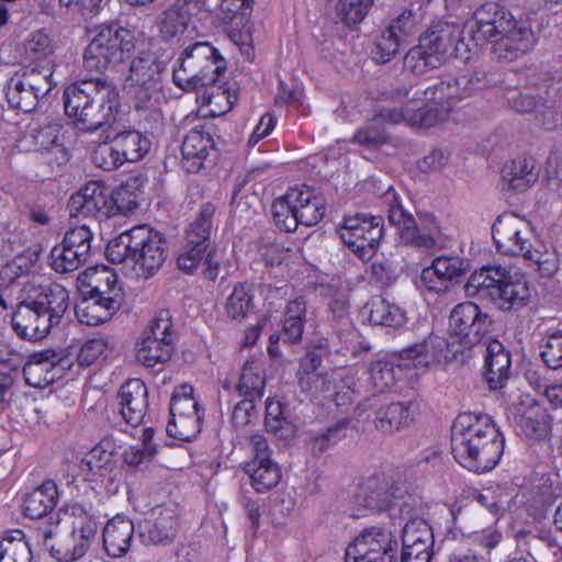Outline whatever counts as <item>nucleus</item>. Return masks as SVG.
Returning <instances> with one entry per match:
<instances>
[{
    "label": "nucleus",
    "instance_id": "cd10ccee",
    "mask_svg": "<svg viewBox=\"0 0 562 562\" xmlns=\"http://www.w3.org/2000/svg\"><path fill=\"white\" fill-rule=\"evenodd\" d=\"M120 413L126 424L139 426L148 409V390L140 379H130L124 382L119 392Z\"/></svg>",
    "mask_w": 562,
    "mask_h": 562
},
{
    "label": "nucleus",
    "instance_id": "13d9d810",
    "mask_svg": "<svg viewBox=\"0 0 562 562\" xmlns=\"http://www.w3.org/2000/svg\"><path fill=\"white\" fill-rule=\"evenodd\" d=\"M66 513H69L72 518V531L87 538L97 539L100 521L95 514L91 512V507L87 508L81 504H74L66 508Z\"/></svg>",
    "mask_w": 562,
    "mask_h": 562
},
{
    "label": "nucleus",
    "instance_id": "bb28decb",
    "mask_svg": "<svg viewBox=\"0 0 562 562\" xmlns=\"http://www.w3.org/2000/svg\"><path fill=\"white\" fill-rule=\"evenodd\" d=\"M178 514L176 508L157 506L150 518L139 524V537L146 544H168L177 535Z\"/></svg>",
    "mask_w": 562,
    "mask_h": 562
},
{
    "label": "nucleus",
    "instance_id": "6e6552de",
    "mask_svg": "<svg viewBox=\"0 0 562 562\" xmlns=\"http://www.w3.org/2000/svg\"><path fill=\"white\" fill-rule=\"evenodd\" d=\"M135 50L134 33L117 22L101 25L83 53V67L104 71L126 59Z\"/></svg>",
    "mask_w": 562,
    "mask_h": 562
},
{
    "label": "nucleus",
    "instance_id": "7ed1b4c3",
    "mask_svg": "<svg viewBox=\"0 0 562 562\" xmlns=\"http://www.w3.org/2000/svg\"><path fill=\"white\" fill-rule=\"evenodd\" d=\"M65 114L83 132H94L115 121L120 109L116 86L103 78L83 79L65 87Z\"/></svg>",
    "mask_w": 562,
    "mask_h": 562
},
{
    "label": "nucleus",
    "instance_id": "9d476101",
    "mask_svg": "<svg viewBox=\"0 0 562 562\" xmlns=\"http://www.w3.org/2000/svg\"><path fill=\"white\" fill-rule=\"evenodd\" d=\"M50 67L38 69L27 65L16 72L5 86V98L12 109L30 113L36 109L41 99L54 87Z\"/></svg>",
    "mask_w": 562,
    "mask_h": 562
},
{
    "label": "nucleus",
    "instance_id": "de8ad7c7",
    "mask_svg": "<svg viewBox=\"0 0 562 562\" xmlns=\"http://www.w3.org/2000/svg\"><path fill=\"white\" fill-rule=\"evenodd\" d=\"M54 52L55 46L53 41L43 30L34 32L31 38L25 43V59L30 61L31 66H37L38 69L50 67L53 70L50 57Z\"/></svg>",
    "mask_w": 562,
    "mask_h": 562
},
{
    "label": "nucleus",
    "instance_id": "1a4fd4ad",
    "mask_svg": "<svg viewBox=\"0 0 562 562\" xmlns=\"http://www.w3.org/2000/svg\"><path fill=\"white\" fill-rule=\"evenodd\" d=\"M459 26L442 21L434 22L419 36L418 44L404 56V68L417 76L440 67L450 48L460 37Z\"/></svg>",
    "mask_w": 562,
    "mask_h": 562
},
{
    "label": "nucleus",
    "instance_id": "774afa93",
    "mask_svg": "<svg viewBox=\"0 0 562 562\" xmlns=\"http://www.w3.org/2000/svg\"><path fill=\"white\" fill-rule=\"evenodd\" d=\"M540 357L547 368L562 369V330L548 334L541 340Z\"/></svg>",
    "mask_w": 562,
    "mask_h": 562
},
{
    "label": "nucleus",
    "instance_id": "f704fd0d",
    "mask_svg": "<svg viewBox=\"0 0 562 562\" xmlns=\"http://www.w3.org/2000/svg\"><path fill=\"white\" fill-rule=\"evenodd\" d=\"M501 176L507 188L516 192H525L539 179L535 161L525 157L507 161L502 168Z\"/></svg>",
    "mask_w": 562,
    "mask_h": 562
},
{
    "label": "nucleus",
    "instance_id": "c9c22d12",
    "mask_svg": "<svg viewBox=\"0 0 562 562\" xmlns=\"http://www.w3.org/2000/svg\"><path fill=\"white\" fill-rule=\"evenodd\" d=\"M119 310L116 297L99 301L90 295H83L76 306V315L81 324L98 326L111 319Z\"/></svg>",
    "mask_w": 562,
    "mask_h": 562
},
{
    "label": "nucleus",
    "instance_id": "4c0bfd02",
    "mask_svg": "<svg viewBox=\"0 0 562 562\" xmlns=\"http://www.w3.org/2000/svg\"><path fill=\"white\" fill-rule=\"evenodd\" d=\"M111 137L125 162L139 161L149 153L151 147L150 139L134 128L115 132Z\"/></svg>",
    "mask_w": 562,
    "mask_h": 562
},
{
    "label": "nucleus",
    "instance_id": "49530a36",
    "mask_svg": "<svg viewBox=\"0 0 562 562\" xmlns=\"http://www.w3.org/2000/svg\"><path fill=\"white\" fill-rule=\"evenodd\" d=\"M518 426L525 437L542 440L550 432L551 417L544 407L540 405L529 406L521 415Z\"/></svg>",
    "mask_w": 562,
    "mask_h": 562
},
{
    "label": "nucleus",
    "instance_id": "864d4df0",
    "mask_svg": "<svg viewBox=\"0 0 562 562\" xmlns=\"http://www.w3.org/2000/svg\"><path fill=\"white\" fill-rule=\"evenodd\" d=\"M55 529L57 527L47 526L37 533L49 555L57 562H75L80 560L79 553L74 552L76 549L71 537L53 542Z\"/></svg>",
    "mask_w": 562,
    "mask_h": 562
},
{
    "label": "nucleus",
    "instance_id": "2f4dec72",
    "mask_svg": "<svg viewBox=\"0 0 562 562\" xmlns=\"http://www.w3.org/2000/svg\"><path fill=\"white\" fill-rule=\"evenodd\" d=\"M266 430L277 438L288 441L295 437L296 424L292 416L290 404L278 397H271L266 403Z\"/></svg>",
    "mask_w": 562,
    "mask_h": 562
},
{
    "label": "nucleus",
    "instance_id": "e433bc0d",
    "mask_svg": "<svg viewBox=\"0 0 562 562\" xmlns=\"http://www.w3.org/2000/svg\"><path fill=\"white\" fill-rule=\"evenodd\" d=\"M166 70V63L160 60L156 54L139 52L130 65L127 81L133 83H160L162 74Z\"/></svg>",
    "mask_w": 562,
    "mask_h": 562
},
{
    "label": "nucleus",
    "instance_id": "39448f33",
    "mask_svg": "<svg viewBox=\"0 0 562 562\" xmlns=\"http://www.w3.org/2000/svg\"><path fill=\"white\" fill-rule=\"evenodd\" d=\"M69 307V293L59 284L40 286L35 295L18 303L11 315L14 334L26 341L46 338Z\"/></svg>",
    "mask_w": 562,
    "mask_h": 562
},
{
    "label": "nucleus",
    "instance_id": "09e8293b",
    "mask_svg": "<svg viewBox=\"0 0 562 562\" xmlns=\"http://www.w3.org/2000/svg\"><path fill=\"white\" fill-rule=\"evenodd\" d=\"M252 285L248 282H238L227 297L225 311L232 321L241 322L254 310Z\"/></svg>",
    "mask_w": 562,
    "mask_h": 562
},
{
    "label": "nucleus",
    "instance_id": "2eb2a0df",
    "mask_svg": "<svg viewBox=\"0 0 562 562\" xmlns=\"http://www.w3.org/2000/svg\"><path fill=\"white\" fill-rule=\"evenodd\" d=\"M396 536L381 526L364 528L348 544L345 562H397Z\"/></svg>",
    "mask_w": 562,
    "mask_h": 562
},
{
    "label": "nucleus",
    "instance_id": "4d7b16f0",
    "mask_svg": "<svg viewBox=\"0 0 562 562\" xmlns=\"http://www.w3.org/2000/svg\"><path fill=\"white\" fill-rule=\"evenodd\" d=\"M292 200V192L290 190L284 195L276 199L271 205V213L276 226L286 233L294 232L300 225L294 214L295 206Z\"/></svg>",
    "mask_w": 562,
    "mask_h": 562
},
{
    "label": "nucleus",
    "instance_id": "052dcab7",
    "mask_svg": "<svg viewBox=\"0 0 562 562\" xmlns=\"http://www.w3.org/2000/svg\"><path fill=\"white\" fill-rule=\"evenodd\" d=\"M379 120L373 116L363 126L358 128L352 136V143L367 148H378L390 143V135Z\"/></svg>",
    "mask_w": 562,
    "mask_h": 562
},
{
    "label": "nucleus",
    "instance_id": "58836bf2",
    "mask_svg": "<svg viewBox=\"0 0 562 562\" xmlns=\"http://www.w3.org/2000/svg\"><path fill=\"white\" fill-rule=\"evenodd\" d=\"M145 182V177L132 176L110 192L113 216L117 214L127 215L138 207V198L143 193Z\"/></svg>",
    "mask_w": 562,
    "mask_h": 562
},
{
    "label": "nucleus",
    "instance_id": "79ce46f5",
    "mask_svg": "<svg viewBox=\"0 0 562 562\" xmlns=\"http://www.w3.org/2000/svg\"><path fill=\"white\" fill-rule=\"evenodd\" d=\"M214 214L215 205L210 202L202 204L196 217L186 231L184 243L210 249L217 248L216 243L211 237Z\"/></svg>",
    "mask_w": 562,
    "mask_h": 562
},
{
    "label": "nucleus",
    "instance_id": "9b49d317",
    "mask_svg": "<svg viewBox=\"0 0 562 562\" xmlns=\"http://www.w3.org/2000/svg\"><path fill=\"white\" fill-rule=\"evenodd\" d=\"M337 233L342 243L363 262L371 260L384 235L383 218L369 213L346 215Z\"/></svg>",
    "mask_w": 562,
    "mask_h": 562
},
{
    "label": "nucleus",
    "instance_id": "0e129e2a",
    "mask_svg": "<svg viewBox=\"0 0 562 562\" xmlns=\"http://www.w3.org/2000/svg\"><path fill=\"white\" fill-rule=\"evenodd\" d=\"M358 380L355 374L346 373L338 380L331 379V391L325 397H330L337 407H347L355 401Z\"/></svg>",
    "mask_w": 562,
    "mask_h": 562
},
{
    "label": "nucleus",
    "instance_id": "a878e982",
    "mask_svg": "<svg viewBox=\"0 0 562 562\" xmlns=\"http://www.w3.org/2000/svg\"><path fill=\"white\" fill-rule=\"evenodd\" d=\"M58 498L57 484L53 480H46L26 494L23 501V513L31 519H45L47 526L58 527L59 515L55 512Z\"/></svg>",
    "mask_w": 562,
    "mask_h": 562
},
{
    "label": "nucleus",
    "instance_id": "5fc2aeb1",
    "mask_svg": "<svg viewBox=\"0 0 562 562\" xmlns=\"http://www.w3.org/2000/svg\"><path fill=\"white\" fill-rule=\"evenodd\" d=\"M401 40L391 30H383L373 41L370 56L378 65H385L400 53Z\"/></svg>",
    "mask_w": 562,
    "mask_h": 562
},
{
    "label": "nucleus",
    "instance_id": "f8f14e48",
    "mask_svg": "<svg viewBox=\"0 0 562 562\" xmlns=\"http://www.w3.org/2000/svg\"><path fill=\"white\" fill-rule=\"evenodd\" d=\"M492 237L498 252L505 256L533 258L537 236L530 221L515 212H504L492 225Z\"/></svg>",
    "mask_w": 562,
    "mask_h": 562
},
{
    "label": "nucleus",
    "instance_id": "8fccbe9b",
    "mask_svg": "<svg viewBox=\"0 0 562 562\" xmlns=\"http://www.w3.org/2000/svg\"><path fill=\"white\" fill-rule=\"evenodd\" d=\"M212 16L228 25L235 22V26L244 25V21L250 15L255 0H214Z\"/></svg>",
    "mask_w": 562,
    "mask_h": 562
},
{
    "label": "nucleus",
    "instance_id": "4be33fe9",
    "mask_svg": "<svg viewBox=\"0 0 562 562\" xmlns=\"http://www.w3.org/2000/svg\"><path fill=\"white\" fill-rule=\"evenodd\" d=\"M382 95L385 99L400 100L406 98L409 101L419 100L423 95L425 101L439 106L447 105L449 110H452L461 101L458 81L454 80L453 76H446L426 89L398 87L382 92Z\"/></svg>",
    "mask_w": 562,
    "mask_h": 562
},
{
    "label": "nucleus",
    "instance_id": "0eeeda50",
    "mask_svg": "<svg viewBox=\"0 0 562 562\" xmlns=\"http://www.w3.org/2000/svg\"><path fill=\"white\" fill-rule=\"evenodd\" d=\"M387 220L396 227L397 243L402 246L420 250L436 248L441 236L440 225L430 213H417V220L402 205L400 196L394 190L384 194Z\"/></svg>",
    "mask_w": 562,
    "mask_h": 562
},
{
    "label": "nucleus",
    "instance_id": "6e6d98bb",
    "mask_svg": "<svg viewBox=\"0 0 562 562\" xmlns=\"http://www.w3.org/2000/svg\"><path fill=\"white\" fill-rule=\"evenodd\" d=\"M81 282V292L99 291L100 288H106L117 284V276L113 269L105 265L88 267L79 274Z\"/></svg>",
    "mask_w": 562,
    "mask_h": 562
},
{
    "label": "nucleus",
    "instance_id": "393cba45",
    "mask_svg": "<svg viewBox=\"0 0 562 562\" xmlns=\"http://www.w3.org/2000/svg\"><path fill=\"white\" fill-rule=\"evenodd\" d=\"M434 535L425 521H408L402 530V562H430Z\"/></svg>",
    "mask_w": 562,
    "mask_h": 562
},
{
    "label": "nucleus",
    "instance_id": "3c124183",
    "mask_svg": "<svg viewBox=\"0 0 562 562\" xmlns=\"http://www.w3.org/2000/svg\"><path fill=\"white\" fill-rule=\"evenodd\" d=\"M357 503L373 512L391 509V497L387 494V484L378 480H369L360 487L356 496Z\"/></svg>",
    "mask_w": 562,
    "mask_h": 562
},
{
    "label": "nucleus",
    "instance_id": "ddd939ff",
    "mask_svg": "<svg viewBox=\"0 0 562 562\" xmlns=\"http://www.w3.org/2000/svg\"><path fill=\"white\" fill-rule=\"evenodd\" d=\"M448 325L452 339L464 348H472L493 333L495 321L477 303L464 301L451 310Z\"/></svg>",
    "mask_w": 562,
    "mask_h": 562
},
{
    "label": "nucleus",
    "instance_id": "603ef678",
    "mask_svg": "<svg viewBox=\"0 0 562 562\" xmlns=\"http://www.w3.org/2000/svg\"><path fill=\"white\" fill-rule=\"evenodd\" d=\"M350 428V418L344 417L322 432L311 438V451L313 456L321 457L329 448L336 446L347 437Z\"/></svg>",
    "mask_w": 562,
    "mask_h": 562
},
{
    "label": "nucleus",
    "instance_id": "a19ab883",
    "mask_svg": "<svg viewBox=\"0 0 562 562\" xmlns=\"http://www.w3.org/2000/svg\"><path fill=\"white\" fill-rule=\"evenodd\" d=\"M368 319L374 326L400 328L406 323V313L383 296H373L366 305Z\"/></svg>",
    "mask_w": 562,
    "mask_h": 562
},
{
    "label": "nucleus",
    "instance_id": "7c9ffc66",
    "mask_svg": "<svg viewBox=\"0 0 562 562\" xmlns=\"http://www.w3.org/2000/svg\"><path fill=\"white\" fill-rule=\"evenodd\" d=\"M134 536V522L123 516L110 519L103 528V548L112 558L124 557L132 544Z\"/></svg>",
    "mask_w": 562,
    "mask_h": 562
},
{
    "label": "nucleus",
    "instance_id": "aec40b11",
    "mask_svg": "<svg viewBox=\"0 0 562 562\" xmlns=\"http://www.w3.org/2000/svg\"><path fill=\"white\" fill-rule=\"evenodd\" d=\"M214 5L213 0H173L161 14L160 32L165 37L181 34L193 19L202 21L212 16Z\"/></svg>",
    "mask_w": 562,
    "mask_h": 562
},
{
    "label": "nucleus",
    "instance_id": "c756f323",
    "mask_svg": "<svg viewBox=\"0 0 562 562\" xmlns=\"http://www.w3.org/2000/svg\"><path fill=\"white\" fill-rule=\"evenodd\" d=\"M413 422L411 402H391L375 409L373 425L378 431L393 435L408 428Z\"/></svg>",
    "mask_w": 562,
    "mask_h": 562
},
{
    "label": "nucleus",
    "instance_id": "b1692460",
    "mask_svg": "<svg viewBox=\"0 0 562 562\" xmlns=\"http://www.w3.org/2000/svg\"><path fill=\"white\" fill-rule=\"evenodd\" d=\"M222 255L218 248H205L183 241L177 257V267L187 274H193L199 268L203 279L215 281L220 274Z\"/></svg>",
    "mask_w": 562,
    "mask_h": 562
},
{
    "label": "nucleus",
    "instance_id": "72a5a7b5",
    "mask_svg": "<svg viewBox=\"0 0 562 562\" xmlns=\"http://www.w3.org/2000/svg\"><path fill=\"white\" fill-rule=\"evenodd\" d=\"M54 357V349H44L31 353L23 367V376L26 384L43 389L58 379L57 373L53 372Z\"/></svg>",
    "mask_w": 562,
    "mask_h": 562
},
{
    "label": "nucleus",
    "instance_id": "37998d69",
    "mask_svg": "<svg viewBox=\"0 0 562 562\" xmlns=\"http://www.w3.org/2000/svg\"><path fill=\"white\" fill-rule=\"evenodd\" d=\"M175 350L172 341H164V338L140 336L137 342L136 358L139 363L147 368L167 362Z\"/></svg>",
    "mask_w": 562,
    "mask_h": 562
},
{
    "label": "nucleus",
    "instance_id": "f3484780",
    "mask_svg": "<svg viewBox=\"0 0 562 562\" xmlns=\"http://www.w3.org/2000/svg\"><path fill=\"white\" fill-rule=\"evenodd\" d=\"M93 233L87 224L66 231L60 244L49 254L50 266L58 273L72 272L86 265L92 254Z\"/></svg>",
    "mask_w": 562,
    "mask_h": 562
},
{
    "label": "nucleus",
    "instance_id": "20e7f679",
    "mask_svg": "<svg viewBox=\"0 0 562 562\" xmlns=\"http://www.w3.org/2000/svg\"><path fill=\"white\" fill-rule=\"evenodd\" d=\"M465 295L493 305L504 313H518L531 302V289L522 274L502 266L473 271L464 285Z\"/></svg>",
    "mask_w": 562,
    "mask_h": 562
},
{
    "label": "nucleus",
    "instance_id": "a211bd4d",
    "mask_svg": "<svg viewBox=\"0 0 562 562\" xmlns=\"http://www.w3.org/2000/svg\"><path fill=\"white\" fill-rule=\"evenodd\" d=\"M80 473L86 481L94 482L108 493L115 494L120 487L121 471L111 440L98 442L80 461Z\"/></svg>",
    "mask_w": 562,
    "mask_h": 562
},
{
    "label": "nucleus",
    "instance_id": "c03bdc74",
    "mask_svg": "<svg viewBox=\"0 0 562 562\" xmlns=\"http://www.w3.org/2000/svg\"><path fill=\"white\" fill-rule=\"evenodd\" d=\"M250 484L257 493H267L276 487L281 479V469L272 459L250 461L245 465Z\"/></svg>",
    "mask_w": 562,
    "mask_h": 562
},
{
    "label": "nucleus",
    "instance_id": "4468645a",
    "mask_svg": "<svg viewBox=\"0 0 562 562\" xmlns=\"http://www.w3.org/2000/svg\"><path fill=\"white\" fill-rule=\"evenodd\" d=\"M170 420L166 427L169 437L190 441L202 430L204 408L193 396V387L188 384L177 386L169 405Z\"/></svg>",
    "mask_w": 562,
    "mask_h": 562
},
{
    "label": "nucleus",
    "instance_id": "338daca9",
    "mask_svg": "<svg viewBox=\"0 0 562 562\" xmlns=\"http://www.w3.org/2000/svg\"><path fill=\"white\" fill-rule=\"evenodd\" d=\"M160 83H130V92L134 100L135 109L140 111H150L155 115L159 113L156 111L157 99L160 93Z\"/></svg>",
    "mask_w": 562,
    "mask_h": 562
},
{
    "label": "nucleus",
    "instance_id": "bf43d9fd",
    "mask_svg": "<svg viewBox=\"0 0 562 562\" xmlns=\"http://www.w3.org/2000/svg\"><path fill=\"white\" fill-rule=\"evenodd\" d=\"M374 0H338L335 10L337 19L352 29L363 21Z\"/></svg>",
    "mask_w": 562,
    "mask_h": 562
},
{
    "label": "nucleus",
    "instance_id": "dca6fc26",
    "mask_svg": "<svg viewBox=\"0 0 562 562\" xmlns=\"http://www.w3.org/2000/svg\"><path fill=\"white\" fill-rule=\"evenodd\" d=\"M181 67L193 72L202 88H214L221 76L226 71V60L209 42H196L181 53ZM207 103L212 102L214 92L202 95Z\"/></svg>",
    "mask_w": 562,
    "mask_h": 562
},
{
    "label": "nucleus",
    "instance_id": "412c9836",
    "mask_svg": "<svg viewBox=\"0 0 562 562\" xmlns=\"http://www.w3.org/2000/svg\"><path fill=\"white\" fill-rule=\"evenodd\" d=\"M110 202L108 188L101 182L91 181L70 196L67 210L71 218L80 216L109 218L113 216Z\"/></svg>",
    "mask_w": 562,
    "mask_h": 562
},
{
    "label": "nucleus",
    "instance_id": "473e14b6",
    "mask_svg": "<svg viewBox=\"0 0 562 562\" xmlns=\"http://www.w3.org/2000/svg\"><path fill=\"white\" fill-rule=\"evenodd\" d=\"M291 192L295 206L294 214L300 225L314 226L322 221L326 210L325 200L315 189L304 184L302 188L291 189Z\"/></svg>",
    "mask_w": 562,
    "mask_h": 562
},
{
    "label": "nucleus",
    "instance_id": "ea45409f",
    "mask_svg": "<svg viewBox=\"0 0 562 562\" xmlns=\"http://www.w3.org/2000/svg\"><path fill=\"white\" fill-rule=\"evenodd\" d=\"M266 389V371L261 360H246L236 385L239 396L260 401Z\"/></svg>",
    "mask_w": 562,
    "mask_h": 562
},
{
    "label": "nucleus",
    "instance_id": "a18cd8bd",
    "mask_svg": "<svg viewBox=\"0 0 562 562\" xmlns=\"http://www.w3.org/2000/svg\"><path fill=\"white\" fill-rule=\"evenodd\" d=\"M305 316L306 300L304 296H299L288 303L281 328L285 344L301 341L306 321Z\"/></svg>",
    "mask_w": 562,
    "mask_h": 562
},
{
    "label": "nucleus",
    "instance_id": "f257e3e1",
    "mask_svg": "<svg viewBox=\"0 0 562 562\" xmlns=\"http://www.w3.org/2000/svg\"><path fill=\"white\" fill-rule=\"evenodd\" d=\"M505 438L486 414L462 413L451 426V453L474 473L493 470L504 453Z\"/></svg>",
    "mask_w": 562,
    "mask_h": 562
},
{
    "label": "nucleus",
    "instance_id": "e2e57ef3",
    "mask_svg": "<svg viewBox=\"0 0 562 562\" xmlns=\"http://www.w3.org/2000/svg\"><path fill=\"white\" fill-rule=\"evenodd\" d=\"M91 160L95 167L105 171L116 170L125 164L114 145L111 134H108L105 139L94 148Z\"/></svg>",
    "mask_w": 562,
    "mask_h": 562
},
{
    "label": "nucleus",
    "instance_id": "5701e85b",
    "mask_svg": "<svg viewBox=\"0 0 562 562\" xmlns=\"http://www.w3.org/2000/svg\"><path fill=\"white\" fill-rule=\"evenodd\" d=\"M212 130V125L195 126L184 136L181 154L182 166L188 172H199L209 158L217 157Z\"/></svg>",
    "mask_w": 562,
    "mask_h": 562
},
{
    "label": "nucleus",
    "instance_id": "c85d7f7f",
    "mask_svg": "<svg viewBox=\"0 0 562 562\" xmlns=\"http://www.w3.org/2000/svg\"><path fill=\"white\" fill-rule=\"evenodd\" d=\"M483 374L493 391L504 389L512 376L510 352L497 339L490 340L486 346Z\"/></svg>",
    "mask_w": 562,
    "mask_h": 562
},
{
    "label": "nucleus",
    "instance_id": "680f3d73",
    "mask_svg": "<svg viewBox=\"0 0 562 562\" xmlns=\"http://www.w3.org/2000/svg\"><path fill=\"white\" fill-rule=\"evenodd\" d=\"M136 226L110 239L105 248L108 260L113 263L132 262Z\"/></svg>",
    "mask_w": 562,
    "mask_h": 562
},
{
    "label": "nucleus",
    "instance_id": "423d86ee",
    "mask_svg": "<svg viewBox=\"0 0 562 562\" xmlns=\"http://www.w3.org/2000/svg\"><path fill=\"white\" fill-rule=\"evenodd\" d=\"M446 340L429 334L419 342L372 360L368 366L370 381L378 392H384L402 378L403 371L440 363L446 358Z\"/></svg>",
    "mask_w": 562,
    "mask_h": 562
},
{
    "label": "nucleus",
    "instance_id": "f03ea898",
    "mask_svg": "<svg viewBox=\"0 0 562 562\" xmlns=\"http://www.w3.org/2000/svg\"><path fill=\"white\" fill-rule=\"evenodd\" d=\"M475 22L465 25L476 45H483L499 36L493 45L497 60L514 61L535 47L537 37L528 21H518L512 12L497 2H486L474 13Z\"/></svg>",
    "mask_w": 562,
    "mask_h": 562
},
{
    "label": "nucleus",
    "instance_id": "69168bd1",
    "mask_svg": "<svg viewBox=\"0 0 562 562\" xmlns=\"http://www.w3.org/2000/svg\"><path fill=\"white\" fill-rule=\"evenodd\" d=\"M5 555L18 557L20 561H31L32 551L22 530H11L4 535L0 542V559Z\"/></svg>",
    "mask_w": 562,
    "mask_h": 562
},
{
    "label": "nucleus",
    "instance_id": "6ab92c4d",
    "mask_svg": "<svg viewBox=\"0 0 562 562\" xmlns=\"http://www.w3.org/2000/svg\"><path fill=\"white\" fill-rule=\"evenodd\" d=\"M133 269L137 277L149 279L157 273L167 258V240L162 233L148 225L136 226Z\"/></svg>",
    "mask_w": 562,
    "mask_h": 562
}]
</instances>
